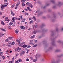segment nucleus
Wrapping results in <instances>:
<instances>
[{
	"label": "nucleus",
	"mask_w": 63,
	"mask_h": 63,
	"mask_svg": "<svg viewBox=\"0 0 63 63\" xmlns=\"http://www.w3.org/2000/svg\"><path fill=\"white\" fill-rule=\"evenodd\" d=\"M2 57L3 59L4 60V59H5V57L4 56H2Z\"/></svg>",
	"instance_id": "49"
},
{
	"label": "nucleus",
	"mask_w": 63,
	"mask_h": 63,
	"mask_svg": "<svg viewBox=\"0 0 63 63\" xmlns=\"http://www.w3.org/2000/svg\"><path fill=\"white\" fill-rule=\"evenodd\" d=\"M19 62H22V60L20 59H19L18 60Z\"/></svg>",
	"instance_id": "35"
},
{
	"label": "nucleus",
	"mask_w": 63,
	"mask_h": 63,
	"mask_svg": "<svg viewBox=\"0 0 63 63\" xmlns=\"http://www.w3.org/2000/svg\"><path fill=\"white\" fill-rule=\"evenodd\" d=\"M7 20L8 22H9V21H10V20L9 19Z\"/></svg>",
	"instance_id": "64"
},
{
	"label": "nucleus",
	"mask_w": 63,
	"mask_h": 63,
	"mask_svg": "<svg viewBox=\"0 0 63 63\" xmlns=\"http://www.w3.org/2000/svg\"><path fill=\"white\" fill-rule=\"evenodd\" d=\"M52 42L51 43L52 45L53 46H55V42H54V39H52Z\"/></svg>",
	"instance_id": "2"
},
{
	"label": "nucleus",
	"mask_w": 63,
	"mask_h": 63,
	"mask_svg": "<svg viewBox=\"0 0 63 63\" xmlns=\"http://www.w3.org/2000/svg\"><path fill=\"white\" fill-rule=\"evenodd\" d=\"M28 46L27 45H23V47L24 48H25V47H27Z\"/></svg>",
	"instance_id": "7"
},
{
	"label": "nucleus",
	"mask_w": 63,
	"mask_h": 63,
	"mask_svg": "<svg viewBox=\"0 0 63 63\" xmlns=\"http://www.w3.org/2000/svg\"><path fill=\"white\" fill-rule=\"evenodd\" d=\"M1 9V11L3 10V8L5 7V5H4L1 4L0 6Z\"/></svg>",
	"instance_id": "1"
},
{
	"label": "nucleus",
	"mask_w": 63,
	"mask_h": 63,
	"mask_svg": "<svg viewBox=\"0 0 63 63\" xmlns=\"http://www.w3.org/2000/svg\"><path fill=\"white\" fill-rule=\"evenodd\" d=\"M25 10V11H28V10H27V9L26 8H25L24 9Z\"/></svg>",
	"instance_id": "61"
},
{
	"label": "nucleus",
	"mask_w": 63,
	"mask_h": 63,
	"mask_svg": "<svg viewBox=\"0 0 63 63\" xmlns=\"http://www.w3.org/2000/svg\"><path fill=\"white\" fill-rule=\"evenodd\" d=\"M36 58V59H34V60H33V62H36V61H37V60H38L37 59V58Z\"/></svg>",
	"instance_id": "13"
},
{
	"label": "nucleus",
	"mask_w": 63,
	"mask_h": 63,
	"mask_svg": "<svg viewBox=\"0 0 63 63\" xmlns=\"http://www.w3.org/2000/svg\"><path fill=\"white\" fill-rule=\"evenodd\" d=\"M19 4H20V1H18L17 3V4L16 5V6H17H17L19 5Z\"/></svg>",
	"instance_id": "9"
},
{
	"label": "nucleus",
	"mask_w": 63,
	"mask_h": 63,
	"mask_svg": "<svg viewBox=\"0 0 63 63\" xmlns=\"http://www.w3.org/2000/svg\"><path fill=\"white\" fill-rule=\"evenodd\" d=\"M31 47V46L30 45H29L27 47L28 48H29V47Z\"/></svg>",
	"instance_id": "53"
},
{
	"label": "nucleus",
	"mask_w": 63,
	"mask_h": 63,
	"mask_svg": "<svg viewBox=\"0 0 63 63\" xmlns=\"http://www.w3.org/2000/svg\"><path fill=\"white\" fill-rule=\"evenodd\" d=\"M8 39H9V40H11L12 39V37H8Z\"/></svg>",
	"instance_id": "28"
},
{
	"label": "nucleus",
	"mask_w": 63,
	"mask_h": 63,
	"mask_svg": "<svg viewBox=\"0 0 63 63\" xmlns=\"http://www.w3.org/2000/svg\"><path fill=\"white\" fill-rule=\"evenodd\" d=\"M15 19L16 20H17V18L16 17H15Z\"/></svg>",
	"instance_id": "47"
},
{
	"label": "nucleus",
	"mask_w": 63,
	"mask_h": 63,
	"mask_svg": "<svg viewBox=\"0 0 63 63\" xmlns=\"http://www.w3.org/2000/svg\"><path fill=\"white\" fill-rule=\"evenodd\" d=\"M13 23L10 22L9 23V25H10V26H11V25H13Z\"/></svg>",
	"instance_id": "18"
},
{
	"label": "nucleus",
	"mask_w": 63,
	"mask_h": 63,
	"mask_svg": "<svg viewBox=\"0 0 63 63\" xmlns=\"http://www.w3.org/2000/svg\"><path fill=\"white\" fill-rule=\"evenodd\" d=\"M35 17H36L35 16H33V18H34V20L35 21H36V19L35 18Z\"/></svg>",
	"instance_id": "26"
},
{
	"label": "nucleus",
	"mask_w": 63,
	"mask_h": 63,
	"mask_svg": "<svg viewBox=\"0 0 63 63\" xmlns=\"http://www.w3.org/2000/svg\"><path fill=\"white\" fill-rule=\"evenodd\" d=\"M9 45H12V43L10 42L9 43Z\"/></svg>",
	"instance_id": "48"
},
{
	"label": "nucleus",
	"mask_w": 63,
	"mask_h": 63,
	"mask_svg": "<svg viewBox=\"0 0 63 63\" xmlns=\"http://www.w3.org/2000/svg\"><path fill=\"white\" fill-rule=\"evenodd\" d=\"M8 17H5V19H8Z\"/></svg>",
	"instance_id": "62"
},
{
	"label": "nucleus",
	"mask_w": 63,
	"mask_h": 63,
	"mask_svg": "<svg viewBox=\"0 0 63 63\" xmlns=\"http://www.w3.org/2000/svg\"><path fill=\"white\" fill-rule=\"evenodd\" d=\"M41 61H44V59H42L41 60Z\"/></svg>",
	"instance_id": "41"
},
{
	"label": "nucleus",
	"mask_w": 63,
	"mask_h": 63,
	"mask_svg": "<svg viewBox=\"0 0 63 63\" xmlns=\"http://www.w3.org/2000/svg\"><path fill=\"white\" fill-rule=\"evenodd\" d=\"M42 8H43V9H45L46 8V6H44L43 7H41Z\"/></svg>",
	"instance_id": "39"
},
{
	"label": "nucleus",
	"mask_w": 63,
	"mask_h": 63,
	"mask_svg": "<svg viewBox=\"0 0 63 63\" xmlns=\"http://www.w3.org/2000/svg\"><path fill=\"white\" fill-rule=\"evenodd\" d=\"M18 40H19V41H21L22 40V38H18Z\"/></svg>",
	"instance_id": "22"
},
{
	"label": "nucleus",
	"mask_w": 63,
	"mask_h": 63,
	"mask_svg": "<svg viewBox=\"0 0 63 63\" xmlns=\"http://www.w3.org/2000/svg\"><path fill=\"white\" fill-rule=\"evenodd\" d=\"M62 56H63V54H62L60 56H58V57H62Z\"/></svg>",
	"instance_id": "31"
},
{
	"label": "nucleus",
	"mask_w": 63,
	"mask_h": 63,
	"mask_svg": "<svg viewBox=\"0 0 63 63\" xmlns=\"http://www.w3.org/2000/svg\"><path fill=\"white\" fill-rule=\"evenodd\" d=\"M25 44V42H23L22 43H21V44L20 45H19V46H20L21 47H22L23 46V45H24Z\"/></svg>",
	"instance_id": "3"
},
{
	"label": "nucleus",
	"mask_w": 63,
	"mask_h": 63,
	"mask_svg": "<svg viewBox=\"0 0 63 63\" xmlns=\"http://www.w3.org/2000/svg\"><path fill=\"white\" fill-rule=\"evenodd\" d=\"M36 32L37 31H34L32 32V34L33 35H34V34H36Z\"/></svg>",
	"instance_id": "6"
},
{
	"label": "nucleus",
	"mask_w": 63,
	"mask_h": 63,
	"mask_svg": "<svg viewBox=\"0 0 63 63\" xmlns=\"http://www.w3.org/2000/svg\"><path fill=\"white\" fill-rule=\"evenodd\" d=\"M0 29L1 30H2L3 31H5V30L3 28Z\"/></svg>",
	"instance_id": "23"
},
{
	"label": "nucleus",
	"mask_w": 63,
	"mask_h": 63,
	"mask_svg": "<svg viewBox=\"0 0 63 63\" xmlns=\"http://www.w3.org/2000/svg\"><path fill=\"white\" fill-rule=\"evenodd\" d=\"M37 45H38L37 44L34 45L32 47H37Z\"/></svg>",
	"instance_id": "21"
},
{
	"label": "nucleus",
	"mask_w": 63,
	"mask_h": 63,
	"mask_svg": "<svg viewBox=\"0 0 63 63\" xmlns=\"http://www.w3.org/2000/svg\"><path fill=\"white\" fill-rule=\"evenodd\" d=\"M22 6H23V7L25 6V4H24V3H22Z\"/></svg>",
	"instance_id": "43"
},
{
	"label": "nucleus",
	"mask_w": 63,
	"mask_h": 63,
	"mask_svg": "<svg viewBox=\"0 0 63 63\" xmlns=\"http://www.w3.org/2000/svg\"><path fill=\"white\" fill-rule=\"evenodd\" d=\"M25 19H23L22 21H21V22H22V23L23 22H24V21H25Z\"/></svg>",
	"instance_id": "24"
},
{
	"label": "nucleus",
	"mask_w": 63,
	"mask_h": 63,
	"mask_svg": "<svg viewBox=\"0 0 63 63\" xmlns=\"http://www.w3.org/2000/svg\"><path fill=\"white\" fill-rule=\"evenodd\" d=\"M15 63H18V61H16L15 62Z\"/></svg>",
	"instance_id": "51"
},
{
	"label": "nucleus",
	"mask_w": 63,
	"mask_h": 63,
	"mask_svg": "<svg viewBox=\"0 0 63 63\" xmlns=\"http://www.w3.org/2000/svg\"><path fill=\"white\" fill-rule=\"evenodd\" d=\"M62 5V3H61V2H58V4L57 5V6H59V7H60V6H61Z\"/></svg>",
	"instance_id": "4"
},
{
	"label": "nucleus",
	"mask_w": 63,
	"mask_h": 63,
	"mask_svg": "<svg viewBox=\"0 0 63 63\" xmlns=\"http://www.w3.org/2000/svg\"><path fill=\"white\" fill-rule=\"evenodd\" d=\"M8 39H7L5 41V42H7L8 41Z\"/></svg>",
	"instance_id": "52"
},
{
	"label": "nucleus",
	"mask_w": 63,
	"mask_h": 63,
	"mask_svg": "<svg viewBox=\"0 0 63 63\" xmlns=\"http://www.w3.org/2000/svg\"><path fill=\"white\" fill-rule=\"evenodd\" d=\"M29 44L31 45H34V44L33 42H31L29 43Z\"/></svg>",
	"instance_id": "29"
},
{
	"label": "nucleus",
	"mask_w": 63,
	"mask_h": 63,
	"mask_svg": "<svg viewBox=\"0 0 63 63\" xmlns=\"http://www.w3.org/2000/svg\"><path fill=\"white\" fill-rule=\"evenodd\" d=\"M34 22V21L33 20H32L30 21V24H31L32 23H33Z\"/></svg>",
	"instance_id": "19"
},
{
	"label": "nucleus",
	"mask_w": 63,
	"mask_h": 63,
	"mask_svg": "<svg viewBox=\"0 0 63 63\" xmlns=\"http://www.w3.org/2000/svg\"><path fill=\"white\" fill-rule=\"evenodd\" d=\"M30 58H31V59L32 60H33V57H30Z\"/></svg>",
	"instance_id": "46"
},
{
	"label": "nucleus",
	"mask_w": 63,
	"mask_h": 63,
	"mask_svg": "<svg viewBox=\"0 0 63 63\" xmlns=\"http://www.w3.org/2000/svg\"><path fill=\"white\" fill-rule=\"evenodd\" d=\"M25 1H26V0H21V2H22V3H24L25 2Z\"/></svg>",
	"instance_id": "15"
},
{
	"label": "nucleus",
	"mask_w": 63,
	"mask_h": 63,
	"mask_svg": "<svg viewBox=\"0 0 63 63\" xmlns=\"http://www.w3.org/2000/svg\"><path fill=\"white\" fill-rule=\"evenodd\" d=\"M45 26V24H42L41 26V29H42V28H43V27H44V26Z\"/></svg>",
	"instance_id": "11"
},
{
	"label": "nucleus",
	"mask_w": 63,
	"mask_h": 63,
	"mask_svg": "<svg viewBox=\"0 0 63 63\" xmlns=\"http://www.w3.org/2000/svg\"><path fill=\"white\" fill-rule=\"evenodd\" d=\"M25 53V52L24 51H22L21 52V54H24Z\"/></svg>",
	"instance_id": "32"
},
{
	"label": "nucleus",
	"mask_w": 63,
	"mask_h": 63,
	"mask_svg": "<svg viewBox=\"0 0 63 63\" xmlns=\"http://www.w3.org/2000/svg\"><path fill=\"white\" fill-rule=\"evenodd\" d=\"M25 15L26 16H27V15H29V14L28 13H25Z\"/></svg>",
	"instance_id": "38"
},
{
	"label": "nucleus",
	"mask_w": 63,
	"mask_h": 63,
	"mask_svg": "<svg viewBox=\"0 0 63 63\" xmlns=\"http://www.w3.org/2000/svg\"><path fill=\"white\" fill-rule=\"evenodd\" d=\"M17 56L16 55V56H15V59H16V58H17Z\"/></svg>",
	"instance_id": "54"
},
{
	"label": "nucleus",
	"mask_w": 63,
	"mask_h": 63,
	"mask_svg": "<svg viewBox=\"0 0 63 63\" xmlns=\"http://www.w3.org/2000/svg\"><path fill=\"white\" fill-rule=\"evenodd\" d=\"M26 61H29V59L28 58H27L26 60Z\"/></svg>",
	"instance_id": "33"
},
{
	"label": "nucleus",
	"mask_w": 63,
	"mask_h": 63,
	"mask_svg": "<svg viewBox=\"0 0 63 63\" xmlns=\"http://www.w3.org/2000/svg\"><path fill=\"white\" fill-rule=\"evenodd\" d=\"M52 22H54L55 21L54 19H53L52 20Z\"/></svg>",
	"instance_id": "63"
},
{
	"label": "nucleus",
	"mask_w": 63,
	"mask_h": 63,
	"mask_svg": "<svg viewBox=\"0 0 63 63\" xmlns=\"http://www.w3.org/2000/svg\"><path fill=\"white\" fill-rule=\"evenodd\" d=\"M34 42L35 43H37V40H34Z\"/></svg>",
	"instance_id": "40"
},
{
	"label": "nucleus",
	"mask_w": 63,
	"mask_h": 63,
	"mask_svg": "<svg viewBox=\"0 0 63 63\" xmlns=\"http://www.w3.org/2000/svg\"><path fill=\"white\" fill-rule=\"evenodd\" d=\"M11 61L13 62V63H14V60L12 59V61Z\"/></svg>",
	"instance_id": "56"
},
{
	"label": "nucleus",
	"mask_w": 63,
	"mask_h": 63,
	"mask_svg": "<svg viewBox=\"0 0 63 63\" xmlns=\"http://www.w3.org/2000/svg\"><path fill=\"white\" fill-rule=\"evenodd\" d=\"M56 63V62H55V60H54L53 61L51 62V63Z\"/></svg>",
	"instance_id": "36"
},
{
	"label": "nucleus",
	"mask_w": 63,
	"mask_h": 63,
	"mask_svg": "<svg viewBox=\"0 0 63 63\" xmlns=\"http://www.w3.org/2000/svg\"><path fill=\"white\" fill-rule=\"evenodd\" d=\"M15 17H14L12 19V20H13V22H15Z\"/></svg>",
	"instance_id": "25"
},
{
	"label": "nucleus",
	"mask_w": 63,
	"mask_h": 63,
	"mask_svg": "<svg viewBox=\"0 0 63 63\" xmlns=\"http://www.w3.org/2000/svg\"><path fill=\"white\" fill-rule=\"evenodd\" d=\"M37 26H38L37 25H35V28H37Z\"/></svg>",
	"instance_id": "50"
},
{
	"label": "nucleus",
	"mask_w": 63,
	"mask_h": 63,
	"mask_svg": "<svg viewBox=\"0 0 63 63\" xmlns=\"http://www.w3.org/2000/svg\"><path fill=\"white\" fill-rule=\"evenodd\" d=\"M16 41L17 42H19V40H16Z\"/></svg>",
	"instance_id": "60"
},
{
	"label": "nucleus",
	"mask_w": 63,
	"mask_h": 63,
	"mask_svg": "<svg viewBox=\"0 0 63 63\" xmlns=\"http://www.w3.org/2000/svg\"><path fill=\"white\" fill-rule=\"evenodd\" d=\"M19 16L21 19H22V16Z\"/></svg>",
	"instance_id": "44"
},
{
	"label": "nucleus",
	"mask_w": 63,
	"mask_h": 63,
	"mask_svg": "<svg viewBox=\"0 0 63 63\" xmlns=\"http://www.w3.org/2000/svg\"><path fill=\"white\" fill-rule=\"evenodd\" d=\"M20 27L21 29H23V30L25 29V27H24L23 26H21Z\"/></svg>",
	"instance_id": "10"
},
{
	"label": "nucleus",
	"mask_w": 63,
	"mask_h": 63,
	"mask_svg": "<svg viewBox=\"0 0 63 63\" xmlns=\"http://www.w3.org/2000/svg\"><path fill=\"white\" fill-rule=\"evenodd\" d=\"M60 50L58 49V50H57L55 51V52H59V51H60Z\"/></svg>",
	"instance_id": "30"
},
{
	"label": "nucleus",
	"mask_w": 63,
	"mask_h": 63,
	"mask_svg": "<svg viewBox=\"0 0 63 63\" xmlns=\"http://www.w3.org/2000/svg\"><path fill=\"white\" fill-rule=\"evenodd\" d=\"M57 43H61V41H57Z\"/></svg>",
	"instance_id": "59"
},
{
	"label": "nucleus",
	"mask_w": 63,
	"mask_h": 63,
	"mask_svg": "<svg viewBox=\"0 0 63 63\" xmlns=\"http://www.w3.org/2000/svg\"><path fill=\"white\" fill-rule=\"evenodd\" d=\"M9 63H13V62H12V61H9Z\"/></svg>",
	"instance_id": "58"
},
{
	"label": "nucleus",
	"mask_w": 63,
	"mask_h": 63,
	"mask_svg": "<svg viewBox=\"0 0 63 63\" xmlns=\"http://www.w3.org/2000/svg\"><path fill=\"white\" fill-rule=\"evenodd\" d=\"M1 35V37L2 36H4V34L2 33L1 34H0Z\"/></svg>",
	"instance_id": "57"
},
{
	"label": "nucleus",
	"mask_w": 63,
	"mask_h": 63,
	"mask_svg": "<svg viewBox=\"0 0 63 63\" xmlns=\"http://www.w3.org/2000/svg\"><path fill=\"white\" fill-rule=\"evenodd\" d=\"M1 24H2V25H5V24L4 23V22L3 21H1Z\"/></svg>",
	"instance_id": "17"
},
{
	"label": "nucleus",
	"mask_w": 63,
	"mask_h": 63,
	"mask_svg": "<svg viewBox=\"0 0 63 63\" xmlns=\"http://www.w3.org/2000/svg\"><path fill=\"white\" fill-rule=\"evenodd\" d=\"M18 54H18V53H17L16 54V56H18Z\"/></svg>",
	"instance_id": "55"
},
{
	"label": "nucleus",
	"mask_w": 63,
	"mask_h": 63,
	"mask_svg": "<svg viewBox=\"0 0 63 63\" xmlns=\"http://www.w3.org/2000/svg\"><path fill=\"white\" fill-rule=\"evenodd\" d=\"M11 15H12V16H14V15H15V13H14V12H13V11H11Z\"/></svg>",
	"instance_id": "8"
},
{
	"label": "nucleus",
	"mask_w": 63,
	"mask_h": 63,
	"mask_svg": "<svg viewBox=\"0 0 63 63\" xmlns=\"http://www.w3.org/2000/svg\"><path fill=\"white\" fill-rule=\"evenodd\" d=\"M18 50H19V47H17V48H16L15 50V51L16 52V51H18V52H19V51H18Z\"/></svg>",
	"instance_id": "5"
},
{
	"label": "nucleus",
	"mask_w": 63,
	"mask_h": 63,
	"mask_svg": "<svg viewBox=\"0 0 63 63\" xmlns=\"http://www.w3.org/2000/svg\"><path fill=\"white\" fill-rule=\"evenodd\" d=\"M35 36H36V35H33L31 37V39L34 38L35 37Z\"/></svg>",
	"instance_id": "14"
},
{
	"label": "nucleus",
	"mask_w": 63,
	"mask_h": 63,
	"mask_svg": "<svg viewBox=\"0 0 63 63\" xmlns=\"http://www.w3.org/2000/svg\"><path fill=\"white\" fill-rule=\"evenodd\" d=\"M33 41H34V40L33 39L31 40H30V42H33Z\"/></svg>",
	"instance_id": "37"
},
{
	"label": "nucleus",
	"mask_w": 63,
	"mask_h": 63,
	"mask_svg": "<svg viewBox=\"0 0 63 63\" xmlns=\"http://www.w3.org/2000/svg\"><path fill=\"white\" fill-rule=\"evenodd\" d=\"M15 32L16 34H17L18 33V30H16L15 31Z\"/></svg>",
	"instance_id": "16"
},
{
	"label": "nucleus",
	"mask_w": 63,
	"mask_h": 63,
	"mask_svg": "<svg viewBox=\"0 0 63 63\" xmlns=\"http://www.w3.org/2000/svg\"><path fill=\"white\" fill-rule=\"evenodd\" d=\"M2 54H3V52H0V55H2Z\"/></svg>",
	"instance_id": "42"
},
{
	"label": "nucleus",
	"mask_w": 63,
	"mask_h": 63,
	"mask_svg": "<svg viewBox=\"0 0 63 63\" xmlns=\"http://www.w3.org/2000/svg\"><path fill=\"white\" fill-rule=\"evenodd\" d=\"M50 2L52 3H55V1L51 0H50Z\"/></svg>",
	"instance_id": "20"
},
{
	"label": "nucleus",
	"mask_w": 63,
	"mask_h": 63,
	"mask_svg": "<svg viewBox=\"0 0 63 63\" xmlns=\"http://www.w3.org/2000/svg\"><path fill=\"white\" fill-rule=\"evenodd\" d=\"M15 42H13L12 43V45H15Z\"/></svg>",
	"instance_id": "34"
},
{
	"label": "nucleus",
	"mask_w": 63,
	"mask_h": 63,
	"mask_svg": "<svg viewBox=\"0 0 63 63\" xmlns=\"http://www.w3.org/2000/svg\"><path fill=\"white\" fill-rule=\"evenodd\" d=\"M29 50H30L29 49V50H27V52H26V53H28V52L29 51Z\"/></svg>",
	"instance_id": "45"
},
{
	"label": "nucleus",
	"mask_w": 63,
	"mask_h": 63,
	"mask_svg": "<svg viewBox=\"0 0 63 63\" xmlns=\"http://www.w3.org/2000/svg\"><path fill=\"white\" fill-rule=\"evenodd\" d=\"M7 47H12V46L11 45H7Z\"/></svg>",
	"instance_id": "27"
},
{
	"label": "nucleus",
	"mask_w": 63,
	"mask_h": 63,
	"mask_svg": "<svg viewBox=\"0 0 63 63\" xmlns=\"http://www.w3.org/2000/svg\"><path fill=\"white\" fill-rule=\"evenodd\" d=\"M26 4L27 5H28L30 6L31 5V3H29V2H27L26 3Z\"/></svg>",
	"instance_id": "12"
}]
</instances>
